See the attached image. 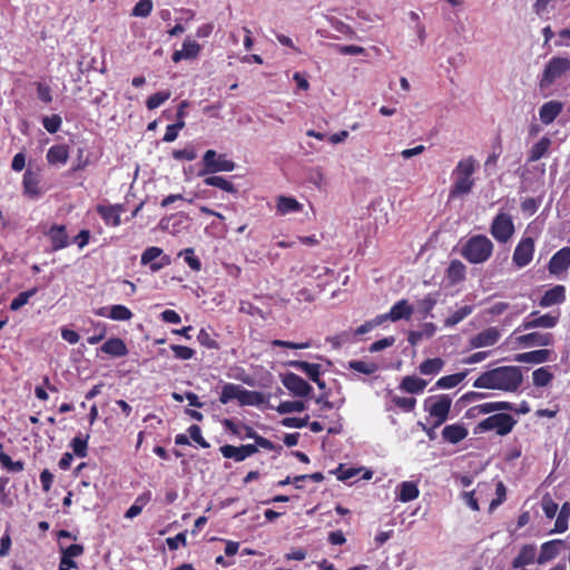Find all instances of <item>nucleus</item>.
<instances>
[{
	"label": "nucleus",
	"mask_w": 570,
	"mask_h": 570,
	"mask_svg": "<svg viewBox=\"0 0 570 570\" xmlns=\"http://www.w3.org/2000/svg\"><path fill=\"white\" fill-rule=\"evenodd\" d=\"M523 383L521 367L514 365L498 366L482 372L473 382L475 389L498 390L515 393Z\"/></svg>",
	"instance_id": "nucleus-1"
},
{
	"label": "nucleus",
	"mask_w": 570,
	"mask_h": 570,
	"mask_svg": "<svg viewBox=\"0 0 570 570\" xmlns=\"http://www.w3.org/2000/svg\"><path fill=\"white\" fill-rule=\"evenodd\" d=\"M478 163L473 156L461 159L452 171L454 183L450 189V197L455 198L469 194L473 186V174L475 173Z\"/></svg>",
	"instance_id": "nucleus-2"
},
{
	"label": "nucleus",
	"mask_w": 570,
	"mask_h": 570,
	"mask_svg": "<svg viewBox=\"0 0 570 570\" xmlns=\"http://www.w3.org/2000/svg\"><path fill=\"white\" fill-rule=\"evenodd\" d=\"M218 400L223 405L237 401L239 406H259L265 402V396L262 392L246 390L239 384L225 383Z\"/></svg>",
	"instance_id": "nucleus-3"
},
{
	"label": "nucleus",
	"mask_w": 570,
	"mask_h": 570,
	"mask_svg": "<svg viewBox=\"0 0 570 570\" xmlns=\"http://www.w3.org/2000/svg\"><path fill=\"white\" fill-rule=\"evenodd\" d=\"M493 248V243L485 235H473L463 244L461 256L471 264H482L492 256Z\"/></svg>",
	"instance_id": "nucleus-4"
},
{
	"label": "nucleus",
	"mask_w": 570,
	"mask_h": 570,
	"mask_svg": "<svg viewBox=\"0 0 570 570\" xmlns=\"http://www.w3.org/2000/svg\"><path fill=\"white\" fill-rule=\"evenodd\" d=\"M517 424V420L508 413H495L480 421L474 428V433L495 431L500 436L508 435Z\"/></svg>",
	"instance_id": "nucleus-5"
},
{
	"label": "nucleus",
	"mask_w": 570,
	"mask_h": 570,
	"mask_svg": "<svg viewBox=\"0 0 570 570\" xmlns=\"http://www.w3.org/2000/svg\"><path fill=\"white\" fill-rule=\"evenodd\" d=\"M570 71V59L566 57H552L546 65L543 72L539 79L541 89L549 88L558 79Z\"/></svg>",
	"instance_id": "nucleus-6"
},
{
	"label": "nucleus",
	"mask_w": 570,
	"mask_h": 570,
	"mask_svg": "<svg viewBox=\"0 0 570 570\" xmlns=\"http://www.w3.org/2000/svg\"><path fill=\"white\" fill-rule=\"evenodd\" d=\"M451 404L452 400L446 394L430 397L425 401V410L429 412L430 416L434 419L432 424L433 429L439 428L448 420Z\"/></svg>",
	"instance_id": "nucleus-7"
},
{
	"label": "nucleus",
	"mask_w": 570,
	"mask_h": 570,
	"mask_svg": "<svg viewBox=\"0 0 570 570\" xmlns=\"http://www.w3.org/2000/svg\"><path fill=\"white\" fill-rule=\"evenodd\" d=\"M235 167V163L228 159L225 154H217L215 150L208 149L203 156V169L199 171V176L233 171Z\"/></svg>",
	"instance_id": "nucleus-8"
},
{
	"label": "nucleus",
	"mask_w": 570,
	"mask_h": 570,
	"mask_svg": "<svg viewBox=\"0 0 570 570\" xmlns=\"http://www.w3.org/2000/svg\"><path fill=\"white\" fill-rule=\"evenodd\" d=\"M490 233L499 243H507L514 234L512 217L505 213H499L492 220Z\"/></svg>",
	"instance_id": "nucleus-9"
},
{
	"label": "nucleus",
	"mask_w": 570,
	"mask_h": 570,
	"mask_svg": "<svg viewBox=\"0 0 570 570\" xmlns=\"http://www.w3.org/2000/svg\"><path fill=\"white\" fill-rule=\"evenodd\" d=\"M141 265H148L150 271L156 273L171 264L170 256L164 254V250L157 246L147 247L140 257Z\"/></svg>",
	"instance_id": "nucleus-10"
},
{
	"label": "nucleus",
	"mask_w": 570,
	"mask_h": 570,
	"mask_svg": "<svg viewBox=\"0 0 570 570\" xmlns=\"http://www.w3.org/2000/svg\"><path fill=\"white\" fill-rule=\"evenodd\" d=\"M534 248V240L531 237H523L513 252L512 261L514 265L519 268L529 265L533 258Z\"/></svg>",
	"instance_id": "nucleus-11"
},
{
	"label": "nucleus",
	"mask_w": 570,
	"mask_h": 570,
	"mask_svg": "<svg viewBox=\"0 0 570 570\" xmlns=\"http://www.w3.org/2000/svg\"><path fill=\"white\" fill-rule=\"evenodd\" d=\"M282 383L295 396H308L313 391V387L295 373H286L282 379Z\"/></svg>",
	"instance_id": "nucleus-12"
},
{
	"label": "nucleus",
	"mask_w": 570,
	"mask_h": 570,
	"mask_svg": "<svg viewBox=\"0 0 570 570\" xmlns=\"http://www.w3.org/2000/svg\"><path fill=\"white\" fill-rule=\"evenodd\" d=\"M41 178L39 170L27 169L22 178L23 194L31 199H38L42 196L43 189L40 186Z\"/></svg>",
	"instance_id": "nucleus-13"
},
{
	"label": "nucleus",
	"mask_w": 570,
	"mask_h": 570,
	"mask_svg": "<svg viewBox=\"0 0 570 570\" xmlns=\"http://www.w3.org/2000/svg\"><path fill=\"white\" fill-rule=\"evenodd\" d=\"M502 410H514V404L507 401L485 402L470 407L465 412V416L469 419H474L480 415L490 414Z\"/></svg>",
	"instance_id": "nucleus-14"
},
{
	"label": "nucleus",
	"mask_w": 570,
	"mask_h": 570,
	"mask_svg": "<svg viewBox=\"0 0 570 570\" xmlns=\"http://www.w3.org/2000/svg\"><path fill=\"white\" fill-rule=\"evenodd\" d=\"M222 455L225 459H233L235 462H242L248 456L258 452L254 444H243L239 446L225 444L219 448Z\"/></svg>",
	"instance_id": "nucleus-15"
},
{
	"label": "nucleus",
	"mask_w": 570,
	"mask_h": 570,
	"mask_svg": "<svg viewBox=\"0 0 570 570\" xmlns=\"http://www.w3.org/2000/svg\"><path fill=\"white\" fill-rule=\"evenodd\" d=\"M46 236L50 240L52 252L61 250L71 243L65 225L53 224L46 232Z\"/></svg>",
	"instance_id": "nucleus-16"
},
{
	"label": "nucleus",
	"mask_w": 570,
	"mask_h": 570,
	"mask_svg": "<svg viewBox=\"0 0 570 570\" xmlns=\"http://www.w3.org/2000/svg\"><path fill=\"white\" fill-rule=\"evenodd\" d=\"M570 267V247H563L556 252L549 261L548 271L551 275L559 276Z\"/></svg>",
	"instance_id": "nucleus-17"
},
{
	"label": "nucleus",
	"mask_w": 570,
	"mask_h": 570,
	"mask_svg": "<svg viewBox=\"0 0 570 570\" xmlns=\"http://www.w3.org/2000/svg\"><path fill=\"white\" fill-rule=\"evenodd\" d=\"M500 331L497 327H488L472 336L469 341L471 348L493 346L500 340Z\"/></svg>",
	"instance_id": "nucleus-18"
},
{
	"label": "nucleus",
	"mask_w": 570,
	"mask_h": 570,
	"mask_svg": "<svg viewBox=\"0 0 570 570\" xmlns=\"http://www.w3.org/2000/svg\"><path fill=\"white\" fill-rule=\"evenodd\" d=\"M96 210L106 225L117 227L121 223L120 216L125 212V206L122 204L98 205Z\"/></svg>",
	"instance_id": "nucleus-19"
},
{
	"label": "nucleus",
	"mask_w": 570,
	"mask_h": 570,
	"mask_svg": "<svg viewBox=\"0 0 570 570\" xmlns=\"http://www.w3.org/2000/svg\"><path fill=\"white\" fill-rule=\"evenodd\" d=\"M537 547L532 543L523 544L511 562L513 570L524 569L537 561Z\"/></svg>",
	"instance_id": "nucleus-20"
},
{
	"label": "nucleus",
	"mask_w": 570,
	"mask_h": 570,
	"mask_svg": "<svg viewBox=\"0 0 570 570\" xmlns=\"http://www.w3.org/2000/svg\"><path fill=\"white\" fill-rule=\"evenodd\" d=\"M538 312H533L522 323L523 330H530L535 327L552 328L558 324L559 315L544 314L537 316Z\"/></svg>",
	"instance_id": "nucleus-21"
},
{
	"label": "nucleus",
	"mask_w": 570,
	"mask_h": 570,
	"mask_svg": "<svg viewBox=\"0 0 570 570\" xmlns=\"http://www.w3.org/2000/svg\"><path fill=\"white\" fill-rule=\"evenodd\" d=\"M517 342L523 347L549 346L553 344V335L551 333L532 332L518 336Z\"/></svg>",
	"instance_id": "nucleus-22"
},
{
	"label": "nucleus",
	"mask_w": 570,
	"mask_h": 570,
	"mask_svg": "<svg viewBox=\"0 0 570 570\" xmlns=\"http://www.w3.org/2000/svg\"><path fill=\"white\" fill-rule=\"evenodd\" d=\"M564 541L560 539L550 540L547 542H543L540 547V552L537 558V562L539 564H544L554 558H557L561 551V548L563 547Z\"/></svg>",
	"instance_id": "nucleus-23"
},
{
	"label": "nucleus",
	"mask_w": 570,
	"mask_h": 570,
	"mask_svg": "<svg viewBox=\"0 0 570 570\" xmlns=\"http://www.w3.org/2000/svg\"><path fill=\"white\" fill-rule=\"evenodd\" d=\"M563 104L559 100L544 102L539 109V117L542 124L550 125L561 114Z\"/></svg>",
	"instance_id": "nucleus-24"
},
{
	"label": "nucleus",
	"mask_w": 570,
	"mask_h": 570,
	"mask_svg": "<svg viewBox=\"0 0 570 570\" xmlns=\"http://www.w3.org/2000/svg\"><path fill=\"white\" fill-rule=\"evenodd\" d=\"M566 301V287L563 285H556L544 292L539 301L541 307H550L561 304Z\"/></svg>",
	"instance_id": "nucleus-25"
},
{
	"label": "nucleus",
	"mask_w": 570,
	"mask_h": 570,
	"mask_svg": "<svg viewBox=\"0 0 570 570\" xmlns=\"http://www.w3.org/2000/svg\"><path fill=\"white\" fill-rule=\"evenodd\" d=\"M468 429L462 424H450L443 428L442 438L444 441L456 444L468 436Z\"/></svg>",
	"instance_id": "nucleus-26"
},
{
	"label": "nucleus",
	"mask_w": 570,
	"mask_h": 570,
	"mask_svg": "<svg viewBox=\"0 0 570 570\" xmlns=\"http://www.w3.org/2000/svg\"><path fill=\"white\" fill-rule=\"evenodd\" d=\"M46 158L49 165H65L69 158V147L65 144L53 145L48 149Z\"/></svg>",
	"instance_id": "nucleus-27"
},
{
	"label": "nucleus",
	"mask_w": 570,
	"mask_h": 570,
	"mask_svg": "<svg viewBox=\"0 0 570 570\" xmlns=\"http://www.w3.org/2000/svg\"><path fill=\"white\" fill-rule=\"evenodd\" d=\"M100 351L114 357H121L128 354L126 343L119 337H111L107 340L101 345Z\"/></svg>",
	"instance_id": "nucleus-28"
},
{
	"label": "nucleus",
	"mask_w": 570,
	"mask_h": 570,
	"mask_svg": "<svg viewBox=\"0 0 570 570\" xmlns=\"http://www.w3.org/2000/svg\"><path fill=\"white\" fill-rule=\"evenodd\" d=\"M413 311V306L407 299H401L391 307L389 312L390 321L397 322L400 320H410Z\"/></svg>",
	"instance_id": "nucleus-29"
},
{
	"label": "nucleus",
	"mask_w": 570,
	"mask_h": 570,
	"mask_svg": "<svg viewBox=\"0 0 570 570\" xmlns=\"http://www.w3.org/2000/svg\"><path fill=\"white\" fill-rule=\"evenodd\" d=\"M551 352L549 350H535L531 352L520 353L514 356V361L519 363H533L541 364L550 358Z\"/></svg>",
	"instance_id": "nucleus-30"
},
{
	"label": "nucleus",
	"mask_w": 570,
	"mask_h": 570,
	"mask_svg": "<svg viewBox=\"0 0 570 570\" xmlns=\"http://www.w3.org/2000/svg\"><path fill=\"white\" fill-rule=\"evenodd\" d=\"M426 384L428 382L423 379L407 375L402 379L400 389L411 394H420L424 391Z\"/></svg>",
	"instance_id": "nucleus-31"
},
{
	"label": "nucleus",
	"mask_w": 570,
	"mask_h": 570,
	"mask_svg": "<svg viewBox=\"0 0 570 570\" xmlns=\"http://www.w3.org/2000/svg\"><path fill=\"white\" fill-rule=\"evenodd\" d=\"M303 205L294 197L279 196L277 197L276 210L279 215H286L289 213L302 212Z\"/></svg>",
	"instance_id": "nucleus-32"
},
{
	"label": "nucleus",
	"mask_w": 570,
	"mask_h": 570,
	"mask_svg": "<svg viewBox=\"0 0 570 570\" xmlns=\"http://www.w3.org/2000/svg\"><path fill=\"white\" fill-rule=\"evenodd\" d=\"M551 146V140L547 136L540 138L530 149L529 153V163H534L540 160L549 150Z\"/></svg>",
	"instance_id": "nucleus-33"
},
{
	"label": "nucleus",
	"mask_w": 570,
	"mask_h": 570,
	"mask_svg": "<svg viewBox=\"0 0 570 570\" xmlns=\"http://www.w3.org/2000/svg\"><path fill=\"white\" fill-rule=\"evenodd\" d=\"M288 365L305 373L311 381L316 380L317 376L321 375V365L317 363H308L306 361H291Z\"/></svg>",
	"instance_id": "nucleus-34"
},
{
	"label": "nucleus",
	"mask_w": 570,
	"mask_h": 570,
	"mask_svg": "<svg viewBox=\"0 0 570 570\" xmlns=\"http://www.w3.org/2000/svg\"><path fill=\"white\" fill-rule=\"evenodd\" d=\"M151 500V492L145 491L144 493L139 494L134 504L126 511L125 518L127 519H134L137 515H139L142 511V509L150 502Z\"/></svg>",
	"instance_id": "nucleus-35"
},
{
	"label": "nucleus",
	"mask_w": 570,
	"mask_h": 570,
	"mask_svg": "<svg viewBox=\"0 0 570 570\" xmlns=\"http://www.w3.org/2000/svg\"><path fill=\"white\" fill-rule=\"evenodd\" d=\"M420 494L419 488L414 482L404 481L399 485L397 499L401 502L415 500Z\"/></svg>",
	"instance_id": "nucleus-36"
},
{
	"label": "nucleus",
	"mask_w": 570,
	"mask_h": 570,
	"mask_svg": "<svg viewBox=\"0 0 570 570\" xmlns=\"http://www.w3.org/2000/svg\"><path fill=\"white\" fill-rule=\"evenodd\" d=\"M469 372V370H465L463 372L442 376L436 381L435 386L438 389H453L466 377Z\"/></svg>",
	"instance_id": "nucleus-37"
},
{
	"label": "nucleus",
	"mask_w": 570,
	"mask_h": 570,
	"mask_svg": "<svg viewBox=\"0 0 570 570\" xmlns=\"http://www.w3.org/2000/svg\"><path fill=\"white\" fill-rule=\"evenodd\" d=\"M446 274L449 281L455 284L465 278L466 267L461 261L453 259L448 267Z\"/></svg>",
	"instance_id": "nucleus-38"
},
{
	"label": "nucleus",
	"mask_w": 570,
	"mask_h": 570,
	"mask_svg": "<svg viewBox=\"0 0 570 570\" xmlns=\"http://www.w3.org/2000/svg\"><path fill=\"white\" fill-rule=\"evenodd\" d=\"M569 518H570V503L564 502L560 508L557 520L554 522V528L551 532H554V533L566 532L568 530Z\"/></svg>",
	"instance_id": "nucleus-39"
},
{
	"label": "nucleus",
	"mask_w": 570,
	"mask_h": 570,
	"mask_svg": "<svg viewBox=\"0 0 570 570\" xmlns=\"http://www.w3.org/2000/svg\"><path fill=\"white\" fill-rule=\"evenodd\" d=\"M444 361L441 357L428 358L420 364L419 371L423 375H435L442 371Z\"/></svg>",
	"instance_id": "nucleus-40"
},
{
	"label": "nucleus",
	"mask_w": 570,
	"mask_h": 570,
	"mask_svg": "<svg viewBox=\"0 0 570 570\" xmlns=\"http://www.w3.org/2000/svg\"><path fill=\"white\" fill-rule=\"evenodd\" d=\"M204 184L207 186L217 187L229 194H237L236 187L228 179L222 176H208L204 179Z\"/></svg>",
	"instance_id": "nucleus-41"
},
{
	"label": "nucleus",
	"mask_w": 570,
	"mask_h": 570,
	"mask_svg": "<svg viewBox=\"0 0 570 570\" xmlns=\"http://www.w3.org/2000/svg\"><path fill=\"white\" fill-rule=\"evenodd\" d=\"M38 293V287L29 288L28 291L19 293L10 303L11 311H18L24 306L29 299Z\"/></svg>",
	"instance_id": "nucleus-42"
},
{
	"label": "nucleus",
	"mask_w": 570,
	"mask_h": 570,
	"mask_svg": "<svg viewBox=\"0 0 570 570\" xmlns=\"http://www.w3.org/2000/svg\"><path fill=\"white\" fill-rule=\"evenodd\" d=\"M348 367L355 372L363 373L366 375L374 374L379 370V365L374 362H365V361H350Z\"/></svg>",
	"instance_id": "nucleus-43"
},
{
	"label": "nucleus",
	"mask_w": 570,
	"mask_h": 570,
	"mask_svg": "<svg viewBox=\"0 0 570 570\" xmlns=\"http://www.w3.org/2000/svg\"><path fill=\"white\" fill-rule=\"evenodd\" d=\"M134 316L132 312L125 305H112L109 308L108 317L114 321H129Z\"/></svg>",
	"instance_id": "nucleus-44"
},
{
	"label": "nucleus",
	"mask_w": 570,
	"mask_h": 570,
	"mask_svg": "<svg viewBox=\"0 0 570 570\" xmlns=\"http://www.w3.org/2000/svg\"><path fill=\"white\" fill-rule=\"evenodd\" d=\"M0 462L10 472H21L24 469L22 461H12L11 458L3 452V445L0 442Z\"/></svg>",
	"instance_id": "nucleus-45"
},
{
	"label": "nucleus",
	"mask_w": 570,
	"mask_h": 570,
	"mask_svg": "<svg viewBox=\"0 0 570 570\" xmlns=\"http://www.w3.org/2000/svg\"><path fill=\"white\" fill-rule=\"evenodd\" d=\"M171 96L169 90H163L150 95L146 100V107L149 110L158 108L160 105L166 102Z\"/></svg>",
	"instance_id": "nucleus-46"
},
{
	"label": "nucleus",
	"mask_w": 570,
	"mask_h": 570,
	"mask_svg": "<svg viewBox=\"0 0 570 570\" xmlns=\"http://www.w3.org/2000/svg\"><path fill=\"white\" fill-rule=\"evenodd\" d=\"M553 379L552 373L548 367H540L533 371L532 380L533 384L538 387L547 386Z\"/></svg>",
	"instance_id": "nucleus-47"
},
{
	"label": "nucleus",
	"mask_w": 570,
	"mask_h": 570,
	"mask_svg": "<svg viewBox=\"0 0 570 570\" xmlns=\"http://www.w3.org/2000/svg\"><path fill=\"white\" fill-rule=\"evenodd\" d=\"M306 409L303 401H283L276 407L279 414H287L292 412H302Z\"/></svg>",
	"instance_id": "nucleus-48"
},
{
	"label": "nucleus",
	"mask_w": 570,
	"mask_h": 570,
	"mask_svg": "<svg viewBox=\"0 0 570 570\" xmlns=\"http://www.w3.org/2000/svg\"><path fill=\"white\" fill-rule=\"evenodd\" d=\"M472 306L465 305L459 309H456L451 316H449L444 324L445 326H454L459 324L461 321H463L466 316H469L472 313Z\"/></svg>",
	"instance_id": "nucleus-49"
},
{
	"label": "nucleus",
	"mask_w": 570,
	"mask_h": 570,
	"mask_svg": "<svg viewBox=\"0 0 570 570\" xmlns=\"http://www.w3.org/2000/svg\"><path fill=\"white\" fill-rule=\"evenodd\" d=\"M179 256H184L186 264L195 272H199L202 269V263L198 257L195 256L194 248H185L179 254Z\"/></svg>",
	"instance_id": "nucleus-50"
},
{
	"label": "nucleus",
	"mask_w": 570,
	"mask_h": 570,
	"mask_svg": "<svg viewBox=\"0 0 570 570\" xmlns=\"http://www.w3.org/2000/svg\"><path fill=\"white\" fill-rule=\"evenodd\" d=\"M200 46L197 41L186 39L183 43V53L186 57V60L195 59L198 57L200 52Z\"/></svg>",
	"instance_id": "nucleus-51"
},
{
	"label": "nucleus",
	"mask_w": 570,
	"mask_h": 570,
	"mask_svg": "<svg viewBox=\"0 0 570 570\" xmlns=\"http://www.w3.org/2000/svg\"><path fill=\"white\" fill-rule=\"evenodd\" d=\"M153 6L151 0H139L132 8L131 16L146 18L151 13Z\"/></svg>",
	"instance_id": "nucleus-52"
},
{
	"label": "nucleus",
	"mask_w": 570,
	"mask_h": 570,
	"mask_svg": "<svg viewBox=\"0 0 570 570\" xmlns=\"http://www.w3.org/2000/svg\"><path fill=\"white\" fill-rule=\"evenodd\" d=\"M62 124V119L59 115L53 114L51 116H46L42 118V125L45 129L50 134H56Z\"/></svg>",
	"instance_id": "nucleus-53"
},
{
	"label": "nucleus",
	"mask_w": 570,
	"mask_h": 570,
	"mask_svg": "<svg viewBox=\"0 0 570 570\" xmlns=\"http://www.w3.org/2000/svg\"><path fill=\"white\" fill-rule=\"evenodd\" d=\"M393 404L402 410L403 412H411L414 410L416 405V400L414 397H403L394 395L392 397Z\"/></svg>",
	"instance_id": "nucleus-54"
},
{
	"label": "nucleus",
	"mask_w": 570,
	"mask_h": 570,
	"mask_svg": "<svg viewBox=\"0 0 570 570\" xmlns=\"http://www.w3.org/2000/svg\"><path fill=\"white\" fill-rule=\"evenodd\" d=\"M88 436L86 439H82L80 436H76L71 440L70 446L72 448V451L75 455L78 458H85L87 455V449H88Z\"/></svg>",
	"instance_id": "nucleus-55"
},
{
	"label": "nucleus",
	"mask_w": 570,
	"mask_h": 570,
	"mask_svg": "<svg viewBox=\"0 0 570 570\" xmlns=\"http://www.w3.org/2000/svg\"><path fill=\"white\" fill-rule=\"evenodd\" d=\"M170 350L173 351L174 356L178 360H190L195 355V351L193 348L184 345L173 344Z\"/></svg>",
	"instance_id": "nucleus-56"
},
{
	"label": "nucleus",
	"mask_w": 570,
	"mask_h": 570,
	"mask_svg": "<svg viewBox=\"0 0 570 570\" xmlns=\"http://www.w3.org/2000/svg\"><path fill=\"white\" fill-rule=\"evenodd\" d=\"M185 125H186L185 121L168 125L166 128V132L163 137V141H165V142L175 141L178 137L179 130H181L185 127Z\"/></svg>",
	"instance_id": "nucleus-57"
},
{
	"label": "nucleus",
	"mask_w": 570,
	"mask_h": 570,
	"mask_svg": "<svg viewBox=\"0 0 570 570\" xmlns=\"http://www.w3.org/2000/svg\"><path fill=\"white\" fill-rule=\"evenodd\" d=\"M188 433L190 439L196 442L199 446L207 449L209 448V443L204 439L202 434V429L197 424H193L188 428Z\"/></svg>",
	"instance_id": "nucleus-58"
},
{
	"label": "nucleus",
	"mask_w": 570,
	"mask_h": 570,
	"mask_svg": "<svg viewBox=\"0 0 570 570\" xmlns=\"http://www.w3.org/2000/svg\"><path fill=\"white\" fill-rule=\"evenodd\" d=\"M197 341L202 346L207 348H218L219 345L216 340L212 337V335L207 332V330L202 328L197 335Z\"/></svg>",
	"instance_id": "nucleus-59"
},
{
	"label": "nucleus",
	"mask_w": 570,
	"mask_h": 570,
	"mask_svg": "<svg viewBox=\"0 0 570 570\" xmlns=\"http://www.w3.org/2000/svg\"><path fill=\"white\" fill-rule=\"evenodd\" d=\"M394 343H395V337L394 336H387V337L381 338V340L375 341L374 343H372L370 345L368 351L371 353H376V352L383 351V350H385L387 347H391L392 345H394Z\"/></svg>",
	"instance_id": "nucleus-60"
},
{
	"label": "nucleus",
	"mask_w": 570,
	"mask_h": 570,
	"mask_svg": "<svg viewBox=\"0 0 570 570\" xmlns=\"http://www.w3.org/2000/svg\"><path fill=\"white\" fill-rule=\"evenodd\" d=\"M362 470L356 468H347L345 469L343 464H340L335 470L337 474V479L341 481H347L354 476H356Z\"/></svg>",
	"instance_id": "nucleus-61"
},
{
	"label": "nucleus",
	"mask_w": 570,
	"mask_h": 570,
	"mask_svg": "<svg viewBox=\"0 0 570 570\" xmlns=\"http://www.w3.org/2000/svg\"><path fill=\"white\" fill-rule=\"evenodd\" d=\"M435 305L436 297L433 294H428L423 299L419 301L420 312L423 313L424 315L430 314Z\"/></svg>",
	"instance_id": "nucleus-62"
},
{
	"label": "nucleus",
	"mask_w": 570,
	"mask_h": 570,
	"mask_svg": "<svg viewBox=\"0 0 570 570\" xmlns=\"http://www.w3.org/2000/svg\"><path fill=\"white\" fill-rule=\"evenodd\" d=\"M308 415H306L305 417H284L281 423L283 426L286 428L302 429L308 424Z\"/></svg>",
	"instance_id": "nucleus-63"
},
{
	"label": "nucleus",
	"mask_w": 570,
	"mask_h": 570,
	"mask_svg": "<svg viewBox=\"0 0 570 570\" xmlns=\"http://www.w3.org/2000/svg\"><path fill=\"white\" fill-rule=\"evenodd\" d=\"M558 509V504L552 499L547 497L542 499V510L548 519L554 518Z\"/></svg>",
	"instance_id": "nucleus-64"
}]
</instances>
